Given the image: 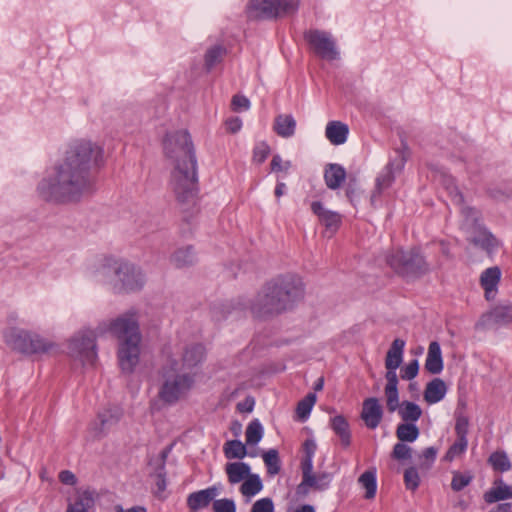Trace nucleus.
I'll return each mask as SVG.
<instances>
[{"instance_id":"1","label":"nucleus","mask_w":512,"mask_h":512,"mask_svg":"<svg viewBox=\"0 0 512 512\" xmlns=\"http://www.w3.org/2000/svg\"><path fill=\"white\" fill-rule=\"evenodd\" d=\"M104 163V150L91 140L75 142L37 185L46 201H76L91 188L90 171Z\"/></svg>"},{"instance_id":"2","label":"nucleus","mask_w":512,"mask_h":512,"mask_svg":"<svg viewBox=\"0 0 512 512\" xmlns=\"http://www.w3.org/2000/svg\"><path fill=\"white\" fill-rule=\"evenodd\" d=\"M164 155L171 170V187L182 205L194 204L197 197L198 169L194 143L188 130L169 131L163 139Z\"/></svg>"},{"instance_id":"3","label":"nucleus","mask_w":512,"mask_h":512,"mask_svg":"<svg viewBox=\"0 0 512 512\" xmlns=\"http://www.w3.org/2000/svg\"><path fill=\"white\" fill-rule=\"evenodd\" d=\"M304 296V283L295 273L280 274L267 282L250 304L257 318H271L291 310Z\"/></svg>"},{"instance_id":"4","label":"nucleus","mask_w":512,"mask_h":512,"mask_svg":"<svg viewBox=\"0 0 512 512\" xmlns=\"http://www.w3.org/2000/svg\"><path fill=\"white\" fill-rule=\"evenodd\" d=\"M195 385L193 374L163 362L159 370L158 398L166 405L186 400Z\"/></svg>"},{"instance_id":"5","label":"nucleus","mask_w":512,"mask_h":512,"mask_svg":"<svg viewBox=\"0 0 512 512\" xmlns=\"http://www.w3.org/2000/svg\"><path fill=\"white\" fill-rule=\"evenodd\" d=\"M4 339L13 350L29 356H52L60 350V345L52 338L23 328H9Z\"/></svg>"},{"instance_id":"6","label":"nucleus","mask_w":512,"mask_h":512,"mask_svg":"<svg viewBox=\"0 0 512 512\" xmlns=\"http://www.w3.org/2000/svg\"><path fill=\"white\" fill-rule=\"evenodd\" d=\"M116 292H135L146 282L142 269L133 263L122 260H106L100 270Z\"/></svg>"},{"instance_id":"7","label":"nucleus","mask_w":512,"mask_h":512,"mask_svg":"<svg viewBox=\"0 0 512 512\" xmlns=\"http://www.w3.org/2000/svg\"><path fill=\"white\" fill-rule=\"evenodd\" d=\"M98 327H82L66 340L67 355L74 363L84 368L93 367L98 358Z\"/></svg>"},{"instance_id":"8","label":"nucleus","mask_w":512,"mask_h":512,"mask_svg":"<svg viewBox=\"0 0 512 512\" xmlns=\"http://www.w3.org/2000/svg\"><path fill=\"white\" fill-rule=\"evenodd\" d=\"M98 334L105 336L111 334L118 343L122 341L141 338L137 315L134 311L122 313L114 318L98 323Z\"/></svg>"},{"instance_id":"9","label":"nucleus","mask_w":512,"mask_h":512,"mask_svg":"<svg viewBox=\"0 0 512 512\" xmlns=\"http://www.w3.org/2000/svg\"><path fill=\"white\" fill-rule=\"evenodd\" d=\"M387 263L395 272L409 279L419 277L429 271L427 262L416 249L394 250L387 257Z\"/></svg>"},{"instance_id":"10","label":"nucleus","mask_w":512,"mask_h":512,"mask_svg":"<svg viewBox=\"0 0 512 512\" xmlns=\"http://www.w3.org/2000/svg\"><path fill=\"white\" fill-rule=\"evenodd\" d=\"M205 354V348L201 344L179 343L166 348L164 362L184 371L200 365Z\"/></svg>"},{"instance_id":"11","label":"nucleus","mask_w":512,"mask_h":512,"mask_svg":"<svg viewBox=\"0 0 512 512\" xmlns=\"http://www.w3.org/2000/svg\"><path fill=\"white\" fill-rule=\"evenodd\" d=\"M304 39L318 57L327 61L339 59L340 52L331 33L319 29H309L304 32Z\"/></svg>"},{"instance_id":"12","label":"nucleus","mask_w":512,"mask_h":512,"mask_svg":"<svg viewBox=\"0 0 512 512\" xmlns=\"http://www.w3.org/2000/svg\"><path fill=\"white\" fill-rule=\"evenodd\" d=\"M409 157L410 149L407 144L402 143L401 147L396 150V157L390 160L382 173L376 178L372 200L376 195H379L383 190L390 187L395 179V175L403 170Z\"/></svg>"},{"instance_id":"13","label":"nucleus","mask_w":512,"mask_h":512,"mask_svg":"<svg viewBox=\"0 0 512 512\" xmlns=\"http://www.w3.org/2000/svg\"><path fill=\"white\" fill-rule=\"evenodd\" d=\"M142 338L117 343V359L121 371L131 374L140 363Z\"/></svg>"},{"instance_id":"14","label":"nucleus","mask_w":512,"mask_h":512,"mask_svg":"<svg viewBox=\"0 0 512 512\" xmlns=\"http://www.w3.org/2000/svg\"><path fill=\"white\" fill-rule=\"evenodd\" d=\"M510 323H512V302H503L484 313L475 324V328L487 330Z\"/></svg>"},{"instance_id":"15","label":"nucleus","mask_w":512,"mask_h":512,"mask_svg":"<svg viewBox=\"0 0 512 512\" xmlns=\"http://www.w3.org/2000/svg\"><path fill=\"white\" fill-rule=\"evenodd\" d=\"M122 414V409L117 405L105 407L99 412L97 421L89 429L92 438L99 439L103 437L110 427L118 423Z\"/></svg>"},{"instance_id":"16","label":"nucleus","mask_w":512,"mask_h":512,"mask_svg":"<svg viewBox=\"0 0 512 512\" xmlns=\"http://www.w3.org/2000/svg\"><path fill=\"white\" fill-rule=\"evenodd\" d=\"M311 210L317 216L321 225L325 227V235L332 237L341 225V215L336 211L328 209L319 201L311 203Z\"/></svg>"},{"instance_id":"17","label":"nucleus","mask_w":512,"mask_h":512,"mask_svg":"<svg viewBox=\"0 0 512 512\" xmlns=\"http://www.w3.org/2000/svg\"><path fill=\"white\" fill-rule=\"evenodd\" d=\"M301 468L302 481L297 487V493L299 495H306L309 491V488L324 489L327 486L329 478L328 474H314L313 465H310L309 469H307L306 466Z\"/></svg>"},{"instance_id":"18","label":"nucleus","mask_w":512,"mask_h":512,"mask_svg":"<svg viewBox=\"0 0 512 512\" xmlns=\"http://www.w3.org/2000/svg\"><path fill=\"white\" fill-rule=\"evenodd\" d=\"M383 417V407L375 397L363 401L361 419L369 429H375Z\"/></svg>"},{"instance_id":"19","label":"nucleus","mask_w":512,"mask_h":512,"mask_svg":"<svg viewBox=\"0 0 512 512\" xmlns=\"http://www.w3.org/2000/svg\"><path fill=\"white\" fill-rule=\"evenodd\" d=\"M501 279V270L497 267H490L485 269L480 276V285L484 290V295L487 300H494L497 292L498 285Z\"/></svg>"},{"instance_id":"20","label":"nucleus","mask_w":512,"mask_h":512,"mask_svg":"<svg viewBox=\"0 0 512 512\" xmlns=\"http://www.w3.org/2000/svg\"><path fill=\"white\" fill-rule=\"evenodd\" d=\"M273 0H250L246 7L248 18L253 20L275 18Z\"/></svg>"},{"instance_id":"21","label":"nucleus","mask_w":512,"mask_h":512,"mask_svg":"<svg viewBox=\"0 0 512 512\" xmlns=\"http://www.w3.org/2000/svg\"><path fill=\"white\" fill-rule=\"evenodd\" d=\"M405 341L402 339H395L386 354L385 367L387 373L385 377L390 375L397 376L396 369L401 365L403 360Z\"/></svg>"},{"instance_id":"22","label":"nucleus","mask_w":512,"mask_h":512,"mask_svg":"<svg viewBox=\"0 0 512 512\" xmlns=\"http://www.w3.org/2000/svg\"><path fill=\"white\" fill-rule=\"evenodd\" d=\"M424 367L430 374L437 375L442 372L444 362L441 347L437 341H432L429 344Z\"/></svg>"},{"instance_id":"23","label":"nucleus","mask_w":512,"mask_h":512,"mask_svg":"<svg viewBox=\"0 0 512 512\" xmlns=\"http://www.w3.org/2000/svg\"><path fill=\"white\" fill-rule=\"evenodd\" d=\"M483 498L488 504L512 499V486L505 484L501 479H497L493 486L484 493Z\"/></svg>"},{"instance_id":"24","label":"nucleus","mask_w":512,"mask_h":512,"mask_svg":"<svg viewBox=\"0 0 512 512\" xmlns=\"http://www.w3.org/2000/svg\"><path fill=\"white\" fill-rule=\"evenodd\" d=\"M447 385L441 378H434L426 384L424 400L428 404L440 402L447 393Z\"/></svg>"},{"instance_id":"25","label":"nucleus","mask_w":512,"mask_h":512,"mask_svg":"<svg viewBox=\"0 0 512 512\" xmlns=\"http://www.w3.org/2000/svg\"><path fill=\"white\" fill-rule=\"evenodd\" d=\"M349 133L348 126L341 121L328 122L325 135L333 145H341L346 142Z\"/></svg>"},{"instance_id":"26","label":"nucleus","mask_w":512,"mask_h":512,"mask_svg":"<svg viewBox=\"0 0 512 512\" xmlns=\"http://www.w3.org/2000/svg\"><path fill=\"white\" fill-rule=\"evenodd\" d=\"M273 129L282 138H290L295 134L296 120L290 114H280L274 120Z\"/></svg>"},{"instance_id":"27","label":"nucleus","mask_w":512,"mask_h":512,"mask_svg":"<svg viewBox=\"0 0 512 512\" xmlns=\"http://www.w3.org/2000/svg\"><path fill=\"white\" fill-rule=\"evenodd\" d=\"M216 495L217 489L215 487L204 489L190 494L187 499V504L190 509L194 511L199 510L201 508L207 507Z\"/></svg>"},{"instance_id":"28","label":"nucleus","mask_w":512,"mask_h":512,"mask_svg":"<svg viewBox=\"0 0 512 512\" xmlns=\"http://www.w3.org/2000/svg\"><path fill=\"white\" fill-rule=\"evenodd\" d=\"M387 383L384 388V394L386 398V406L389 412L396 411L399 406V393H398V378L397 376L390 375L386 377Z\"/></svg>"},{"instance_id":"29","label":"nucleus","mask_w":512,"mask_h":512,"mask_svg":"<svg viewBox=\"0 0 512 512\" xmlns=\"http://www.w3.org/2000/svg\"><path fill=\"white\" fill-rule=\"evenodd\" d=\"M325 183L330 189H337L346 178L345 169L339 164L327 165L324 173Z\"/></svg>"},{"instance_id":"30","label":"nucleus","mask_w":512,"mask_h":512,"mask_svg":"<svg viewBox=\"0 0 512 512\" xmlns=\"http://www.w3.org/2000/svg\"><path fill=\"white\" fill-rule=\"evenodd\" d=\"M226 473L229 482L236 484L245 480L250 475V467L244 462H233L226 465Z\"/></svg>"},{"instance_id":"31","label":"nucleus","mask_w":512,"mask_h":512,"mask_svg":"<svg viewBox=\"0 0 512 512\" xmlns=\"http://www.w3.org/2000/svg\"><path fill=\"white\" fill-rule=\"evenodd\" d=\"M94 505L93 493L80 491L73 503L68 505L66 512H88Z\"/></svg>"},{"instance_id":"32","label":"nucleus","mask_w":512,"mask_h":512,"mask_svg":"<svg viewBox=\"0 0 512 512\" xmlns=\"http://www.w3.org/2000/svg\"><path fill=\"white\" fill-rule=\"evenodd\" d=\"M331 427L333 431L339 436L342 445L345 447L350 445V431L347 420L342 416L338 415L331 419Z\"/></svg>"},{"instance_id":"33","label":"nucleus","mask_w":512,"mask_h":512,"mask_svg":"<svg viewBox=\"0 0 512 512\" xmlns=\"http://www.w3.org/2000/svg\"><path fill=\"white\" fill-rule=\"evenodd\" d=\"M194 259V253L190 247L179 248L171 255V262L179 268L192 265Z\"/></svg>"},{"instance_id":"34","label":"nucleus","mask_w":512,"mask_h":512,"mask_svg":"<svg viewBox=\"0 0 512 512\" xmlns=\"http://www.w3.org/2000/svg\"><path fill=\"white\" fill-rule=\"evenodd\" d=\"M398 412H399V415L401 416V418L405 422H409V421L415 422L422 415L421 408L417 404H415L413 402H408V401L403 402L399 406Z\"/></svg>"},{"instance_id":"35","label":"nucleus","mask_w":512,"mask_h":512,"mask_svg":"<svg viewBox=\"0 0 512 512\" xmlns=\"http://www.w3.org/2000/svg\"><path fill=\"white\" fill-rule=\"evenodd\" d=\"M396 436L401 442H413L419 436V429L412 423H402L396 429Z\"/></svg>"},{"instance_id":"36","label":"nucleus","mask_w":512,"mask_h":512,"mask_svg":"<svg viewBox=\"0 0 512 512\" xmlns=\"http://www.w3.org/2000/svg\"><path fill=\"white\" fill-rule=\"evenodd\" d=\"M262 482L258 475L250 474L241 485V493L244 496L252 497L262 490Z\"/></svg>"},{"instance_id":"37","label":"nucleus","mask_w":512,"mask_h":512,"mask_svg":"<svg viewBox=\"0 0 512 512\" xmlns=\"http://www.w3.org/2000/svg\"><path fill=\"white\" fill-rule=\"evenodd\" d=\"M225 456L229 459H242L246 456V446L239 440H231L224 445Z\"/></svg>"},{"instance_id":"38","label":"nucleus","mask_w":512,"mask_h":512,"mask_svg":"<svg viewBox=\"0 0 512 512\" xmlns=\"http://www.w3.org/2000/svg\"><path fill=\"white\" fill-rule=\"evenodd\" d=\"M276 8L275 17L294 14L299 7V0H273Z\"/></svg>"},{"instance_id":"39","label":"nucleus","mask_w":512,"mask_h":512,"mask_svg":"<svg viewBox=\"0 0 512 512\" xmlns=\"http://www.w3.org/2000/svg\"><path fill=\"white\" fill-rule=\"evenodd\" d=\"M472 242L490 253L497 245L496 239L486 230H480L472 239Z\"/></svg>"},{"instance_id":"40","label":"nucleus","mask_w":512,"mask_h":512,"mask_svg":"<svg viewBox=\"0 0 512 512\" xmlns=\"http://www.w3.org/2000/svg\"><path fill=\"white\" fill-rule=\"evenodd\" d=\"M359 483L366 490L365 498L372 499L376 494V475L374 471H366L359 477Z\"/></svg>"},{"instance_id":"41","label":"nucleus","mask_w":512,"mask_h":512,"mask_svg":"<svg viewBox=\"0 0 512 512\" xmlns=\"http://www.w3.org/2000/svg\"><path fill=\"white\" fill-rule=\"evenodd\" d=\"M246 443L248 445L257 444L263 437V427L258 419H254L246 428Z\"/></svg>"},{"instance_id":"42","label":"nucleus","mask_w":512,"mask_h":512,"mask_svg":"<svg viewBox=\"0 0 512 512\" xmlns=\"http://www.w3.org/2000/svg\"><path fill=\"white\" fill-rule=\"evenodd\" d=\"M241 305V302L240 301H235V302H226V303H223V304H220V305H217L214 307L213 309V315H214V318L217 320V321H221V320H225L227 319L230 315L233 314L234 311L237 310V308Z\"/></svg>"},{"instance_id":"43","label":"nucleus","mask_w":512,"mask_h":512,"mask_svg":"<svg viewBox=\"0 0 512 512\" xmlns=\"http://www.w3.org/2000/svg\"><path fill=\"white\" fill-rule=\"evenodd\" d=\"M315 402L316 395L313 393H309L304 399H302L298 403L296 413L301 420H305L309 416Z\"/></svg>"},{"instance_id":"44","label":"nucleus","mask_w":512,"mask_h":512,"mask_svg":"<svg viewBox=\"0 0 512 512\" xmlns=\"http://www.w3.org/2000/svg\"><path fill=\"white\" fill-rule=\"evenodd\" d=\"M489 463L495 470L504 472L511 468V462L504 452H495L489 457Z\"/></svg>"},{"instance_id":"45","label":"nucleus","mask_w":512,"mask_h":512,"mask_svg":"<svg viewBox=\"0 0 512 512\" xmlns=\"http://www.w3.org/2000/svg\"><path fill=\"white\" fill-rule=\"evenodd\" d=\"M225 54V49L221 46H215L209 49L205 56V65L210 70L216 64L220 63Z\"/></svg>"},{"instance_id":"46","label":"nucleus","mask_w":512,"mask_h":512,"mask_svg":"<svg viewBox=\"0 0 512 512\" xmlns=\"http://www.w3.org/2000/svg\"><path fill=\"white\" fill-rule=\"evenodd\" d=\"M263 460L268 468V472L271 475H275L279 472V457L278 452L275 449H271L263 454Z\"/></svg>"},{"instance_id":"47","label":"nucleus","mask_w":512,"mask_h":512,"mask_svg":"<svg viewBox=\"0 0 512 512\" xmlns=\"http://www.w3.org/2000/svg\"><path fill=\"white\" fill-rule=\"evenodd\" d=\"M317 445L314 440L307 439L303 444V459L301 463V467L306 466L309 469L310 465H313V456L316 451Z\"/></svg>"},{"instance_id":"48","label":"nucleus","mask_w":512,"mask_h":512,"mask_svg":"<svg viewBox=\"0 0 512 512\" xmlns=\"http://www.w3.org/2000/svg\"><path fill=\"white\" fill-rule=\"evenodd\" d=\"M270 152H271V148L267 143H265V142L258 143L253 149V157H252L253 162H255L257 164H262L267 159Z\"/></svg>"},{"instance_id":"49","label":"nucleus","mask_w":512,"mask_h":512,"mask_svg":"<svg viewBox=\"0 0 512 512\" xmlns=\"http://www.w3.org/2000/svg\"><path fill=\"white\" fill-rule=\"evenodd\" d=\"M467 438H457V441L450 447L445 458L452 461L455 457L461 455L467 448Z\"/></svg>"},{"instance_id":"50","label":"nucleus","mask_w":512,"mask_h":512,"mask_svg":"<svg viewBox=\"0 0 512 512\" xmlns=\"http://www.w3.org/2000/svg\"><path fill=\"white\" fill-rule=\"evenodd\" d=\"M412 455V449L403 443H397L392 452L393 458L397 460L410 459Z\"/></svg>"},{"instance_id":"51","label":"nucleus","mask_w":512,"mask_h":512,"mask_svg":"<svg viewBox=\"0 0 512 512\" xmlns=\"http://www.w3.org/2000/svg\"><path fill=\"white\" fill-rule=\"evenodd\" d=\"M270 166L273 172H287L291 168V161L283 160L281 156L274 155Z\"/></svg>"},{"instance_id":"52","label":"nucleus","mask_w":512,"mask_h":512,"mask_svg":"<svg viewBox=\"0 0 512 512\" xmlns=\"http://www.w3.org/2000/svg\"><path fill=\"white\" fill-rule=\"evenodd\" d=\"M404 481L408 489H416L419 485V475L415 468H408L404 473Z\"/></svg>"},{"instance_id":"53","label":"nucleus","mask_w":512,"mask_h":512,"mask_svg":"<svg viewBox=\"0 0 512 512\" xmlns=\"http://www.w3.org/2000/svg\"><path fill=\"white\" fill-rule=\"evenodd\" d=\"M419 371V363L417 360L411 361L401 370V378L405 380H411L415 378Z\"/></svg>"},{"instance_id":"54","label":"nucleus","mask_w":512,"mask_h":512,"mask_svg":"<svg viewBox=\"0 0 512 512\" xmlns=\"http://www.w3.org/2000/svg\"><path fill=\"white\" fill-rule=\"evenodd\" d=\"M214 512H235V504L230 499H220L213 503Z\"/></svg>"},{"instance_id":"55","label":"nucleus","mask_w":512,"mask_h":512,"mask_svg":"<svg viewBox=\"0 0 512 512\" xmlns=\"http://www.w3.org/2000/svg\"><path fill=\"white\" fill-rule=\"evenodd\" d=\"M274 505L270 498L257 500L252 507L251 512H273Z\"/></svg>"},{"instance_id":"56","label":"nucleus","mask_w":512,"mask_h":512,"mask_svg":"<svg viewBox=\"0 0 512 512\" xmlns=\"http://www.w3.org/2000/svg\"><path fill=\"white\" fill-rule=\"evenodd\" d=\"M231 106L234 111L248 110L250 108V101L243 95H235L232 98Z\"/></svg>"},{"instance_id":"57","label":"nucleus","mask_w":512,"mask_h":512,"mask_svg":"<svg viewBox=\"0 0 512 512\" xmlns=\"http://www.w3.org/2000/svg\"><path fill=\"white\" fill-rule=\"evenodd\" d=\"M225 127L228 133L235 134L242 128V120L238 117H232L225 121Z\"/></svg>"},{"instance_id":"58","label":"nucleus","mask_w":512,"mask_h":512,"mask_svg":"<svg viewBox=\"0 0 512 512\" xmlns=\"http://www.w3.org/2000/svg\"><path fill=\"white\" fill-rule=\"evenodd\" d=\"M469 482H470V477H467V476H464L461 474H456V475H454V477L452 479L451 487L453 490L459 491V490L463 489L465 486H467L469 484Z\"/></svg>"},{"instance_id":"59","label":"nucleus","mask_w":512,"mask_h":512,"mask_svg":"<svg viewBox=\"0 0 512 512\" xmlns=\"http://www.w3.org/2000/svg\"><path fill=\"white\" fill-rule=\"evenodd\" d=\"M455 431L457 437L466 438L468 432V420L465 417H459L456 422Z\"/></svg>"},{"instance_id":"60","label":"nucleus","mask_w":512,"mask_h":512,"mask_svg":"<svg viewBox=\"0 0 512 512\" xmlns=\"http://www.w3.org/2000/svg\"><path fill=\"white\" fill-rule=\"evenodd\" d=\"M156 494L161 495L166 490V479L163 468L155 475Z\"/></svg>"},{"instance_id":"61","label":"nucleus","mask_w":512,"mask_h":512,"mask_svg":"<svg viewBox=\"0 0 512 512\" xmlns=\"http://www.w3.org/2000/svg\"><path fill=\"white\" fill-rule=\"evenodd\" d=\"M437 451L433 447L426 448L421 457L424 459L423 463L421 464V467H429L430 464L435 460Z\"/></svg>"},{"instance_id":"62","label":"nucleus","mask_w":512,"mask_h":512,"mask_svg":"<svg viewBox=\"0 0 512 512\" xmlns=\"http://www.w3.org/2000/svg\"><path fill=\"white\" fill-rule=\"evenodd\" d=\"M254 404V399L247 397L237 404V410L242 413H250L253 410Z\"/></svg>"},{"instance_id":"63","label":"nucleus","mask_w":512,"mask_h":512,"mask_svg":"<svg viewBox=\"0 0 512 512\" xmlns=\"http://www.w3.org/2000/svg\"><path fill=\"white\" fill-rule=\"evenodd\" d=\"M59 479L63 484L74 485L76 483L75 475L68 470L60 472Z\"/></svg>"},{"instance_id":"64","label":"nucleus","mask_w":512,"mask_h":512,"mask_svg":"<svg viewBox=\"0 0 512 512\" xmlns=\"http://www.w3.org/2000/svg\"><path fill=\"white\" fill-rule=\"evenodd\" d=\"M512 505L510 503H504L497 505L491 512H510Z\"/></svg>"}]
</instances>
